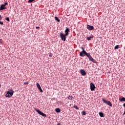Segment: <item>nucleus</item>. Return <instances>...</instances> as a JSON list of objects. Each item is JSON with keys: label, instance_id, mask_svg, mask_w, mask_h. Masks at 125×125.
Returning <instances> with one entry per match:
<instances>
[{"label": "nucleus", "instance_id": "obj_1", "mask_svg": "<svg viewBox=\"0 0 125 125\" xmlns=\"http://www.w3.org/2000/svg\"><path fill=\"white\" fill-rule=\"evenodd\" d=\"M13 93H14V91L12 90H10L7 91L5 97H8V98H10V97H12V95H13Z\"/></svg>", "mask_w": 125, "mask_h": 125}, {"label": "nucleus", "instance_id": "obj_2", "mask_svg": "<svg viewBox=\"0 0 125 125\" xmlns=\"http://www.w3.org/2000/svg\"><path fill=\"white\" fill-rule=\"evenodd\" d=\"M59 35L62 41H63V42H66V37H67V35L65 34H63V32H61Z\"/></svg>", "mask_w": 125, "mask_h": 125}, {"label": "nucleus", "instance_id": "obj_3", "mask_svg": "<svg viewBox=\"0 0 125 125\" xmlns=\"http://www.w3.org/2000/svg\"><path fill=\"white\" fill-rule=\"evenodd\" d=\"M102 101L104 102V103L106 104V105H108L110 107H113V104H112V103H111V102L107 101L104 99H102Z\"/></svg>", "mask_w": 125, "mask_h": 125}, {"label": "nucleus", "instance_id": "obj_4", "mask_svg": "<svg viewBox=\"0 0 125 125\" xmlns=\"http://www.w3.org/2000/svg\"><path fill=\"white\" fill-rule=\"evenodd\" d=\"M35 110L36 111V112H37V113H38L39 115H41V116H42V117H46V114H44L42 111L36 108H35Z\"/></svg>", "mask_w": 125, "mask_h": 125}, {"label": "nucleus", "instance_id": "obj_5", "mask_svg": "<svg viewBox=\"0 0 125 125\" xmlns=\"http://www.w3.org/2000/svg\"><path fill=\"white\" fill-rule=\"evenodd\" d=\"M95 88H96V87H95V85H94V84H93V83H90V89H91V91H93L95 90Z\"/></svg>", "mask_w": 125, "mask_h": 125}, {"label": "nucleus", "instance_id": "obj_6", "mask_svg": "<svg viewBox=\"0 0 125 125\" xmlns=\"http://www.w3.org/2000/svg\"><path fill=\"white\" fill-rule=\"evenodd\" d=\"M86 54V51H82L80 53V56H81V57H84V56H85Z\"/></svg>", "mask_w": 125, "mask_h": 125}, {"label": "nucleus", "instance_id": "obj_7", "mask_svg": "<svg viewBox=\"0 0 125 125\" xmlns=\"http://www.w3.org/2000/svg\"><path fill=\"white\" fill-rule=\"evenodd\" d=\"M87 29L88 30H89L90 31H92V30H93L94 29V27L92 25H87Z\"/></svg>", "mask_w": 125, "mask_h": 125}, {"label": "nucleus", "instance_id": "obj_8", "mask_svg": "<svg viewBox=\"0 0 125 125\" xmlns=\"http://www.w3.org/2000/svg\"><path fill=\"white\" fill-rule=\"evenodd\" d=\"M80 72L81 73V75H82V76H85V75H86V72L83 69H81Z\"/></svg>", "mask_w": 125, "mask_h": 125}, {"label": "nucleus", "instance_id": "obj_9", "mask_svg": "<svg viewBox=\"0 0 125 125\" xmlns=\"http://www.w3.org/2000/svg\"><path fill=\"white\" fill-rule=\"evenodd\" d=\"M89 60H90V61H91V62H93V63H95V64H97V62H96V60H95L94 59H93L92 58V57H91Z\"/></svg>", "mask_w": 125, "mask_h": 125}, {"label": "nucleus", "instance_id": "obj_10", "mask_svg": "<svg viewBox=\"0 0 125 125\" xmlns=\"http://www.w3.org/2000/svg\"><path fill=\"white\" fill-rule=\"evenodd\" d=\"M64 32L65 33V35L68 36L69 35V32H70V29H69V28H66Z\"/></svg>", "mask_w": 125, "mask_h": 125}, {"label": "nucleus", "instance_id": "obj_11", "mask_svg": "<svg viewBox=\"0 0 125 125\" xmlns=\"http://www.w3.org/2000/svg\"><path fill=\"white\" fill-rule=\"evenodd\" d=\"M67 98L69 100H71V101H73V100H74V97H72V96H68Z\"/></svg>", "mask_w": 125, "mask_h": 125}, {"label": "nucleus", "instance_id": "obj_12", "mask_svg": "<svg viewBox=\"0 0 125 125\" xmlns=\"http://www.w3.org/2000/svg\"><path fill=\"white\" fill-rule=\"evenodd\" d=\"M6 8L4 6V5H3V4H1L0 5V10H3V9H5Z\"/></svg>", "mask_w": 125, "mask_h": 125}, {"label": "nucleus", "instance_id": "obj_13", "mask_svg": "<svg viewBox=\"0 0 125 125\" xmlns=\"http://www.w3.org/2000/svg\"><path fill=\"white\" fill-rule=\"evenodd\" d=\"M119 101L120 102H125V98L122 97V98H119Z\"/></svg>", "mask_w": 125, "mask_h": 125}, {"label": "nucleus", "instance_id": "obj_14", "mask_svg": "<svg viewBox=\"0 0 125 125\" xmlns=\"http://www.w3.org/2000/svg\"><path fill=\"white\" fill-rule=\"evenodd\" d=\"M85 55L87 56V57H88V59L89 60L90 58L91 57V55H90V54L89 53H87L86 52V54Z\"/></svg>", "mask_w": 125, "mask_h": 125}, {"label": "nucleus", "instance_id": "obj_15", "mask_svg": "<svg viewBox=\"0 0 125 125\" xmlns=\"http://www.w3.org/2000/svg\"><path fill=\"white\" fill-rule=\"evenodd\" d=\"M55 111L56 113H60L61 112V110L59 108H57L55 109Z\"/></svg>", "mask_w": 125, "mask_h": 125}, {"label": "nucleus", "instance_id": "obj_16", "mask_svg": "<svg viewBox=\"0 0 125 125\" xmlns=\"http://www.w3.org/2000/svg\"><path fill=\"white\" fill-rule=\"evenodd\" d=\"M99 115L101 118H104V114L103 113L99 112Z\"/></svg>", "mask_w": 125, "mask_h": 125}, {"label": "nucleus", "instance_id": "obj_17", "mask_svg": "<svg viewBox=\"0 0 125 125\" xmlns=\"http://www.w3.org/2000/svg\"><path fill=\"white\" fill-rule=\"evenodd\" d=\"M55 19L57 22H60V20L59 18H58V17H55Z\"/></svg>", "mask_w": 125, "mask_h": 125}, {"label": "nucleus", "instance_id": "obj_18", "mask_svg": "<svg viewBox=\"0 0 125 125\" xmlns=\"http://www.w3.org/2000/svg\"><path fill=\"white\" fill-rule=\"evenodd\" d=\"M92 38H93V36H91V37H87L86 38V40L87 41H90L91 40V39H92Z\"/></svg>", "mask_w": 125, "mask_h": 125}, {"label": "nucleus", "instance_id": "obj_19", "mask_svg": "<svg viewBox=\"0 0 125 125\" xmlns=\"http://www.w3.org/2000/svg\"><path fill=\"white\" fill-rule=\"evenodd\" d=\"M82 115L83 116H85V115H86V113H85V111H83L82 112Z\"/></svg>", "mask_w": 125, "mask_h": 125}, {"label": "nucleus", "instance_id": "obj_20", "mask_svg": "<svg viewBox=\"0 0 125 125\" xmlns=\"http://www.w3.org/2000/svg\"><path fill=\"white\" fill-rule=\"evenodd\" d=\"M36 85H37L38 89H39V88H40L41 87V85H40V83H37Z\"/></svg>", "mask_w": 125, "mask_h": 125}, {"label": "nucleus", "instance_id": "obj_21", "mask_svg": "<svg viewBox=\"0 0 125 125\" xmlns=\"http://www.w3.org/2000/svg\"><path fill=\"white\" fill-rule=\"evenodd\" d=\"M73 108H74L75 109H76V110H79V107L77 105H74Z\"/></svg>", "mask_w": 125, "mask_h": 125}, {"label": "nucleus", "instance_id": "obj_22", "mask_svg": "<svg viewBox=\"0 0 125 125\" xmlns=\"http://www.w3.org/2000/svg\"><path fill=\"white\" fill-rule=\"evenodd\" d=\"M38 89H39V90H40V92H41V93L43 92V91L42 90V87L39 88Z\"/></svg>", "mask_w": 125, "mask_h": 125}, {"label": "nucleus", "instance_id": "obj_23", "mask_svg": "<svg viewBox=\"0 0 125 125\" xmlns=\"http://www.w3.org/2000/svg\"><path fill=\"white\" fill-rule=\"evenodd\" d=\"M114 49H119V45H117L114 47Z\"/></svg>", "mask_w": 125, "mask_h": 125}, {"label": "nucleus", "instance_id": "obj_24", "mask_svg": "<svg viewBox=\"0 0 125 125\" xmlns=\"http://www.w3.org/2000/svg\"><path fill=\"white\" fill-rule=\"evenodd\" d=\"M35 0H29L28 2H29V3H31V2H33V1H35Z\"/></svg>", "mask_w": 125, "mask_h": 125}, {"label": "nucleus", "instance_id": "obj_25", "mask_svg": "<svg viewBox=\"0 0 125 125\" xmlns=\"http://www.w3.org/2000/svg\"><path fill=\"white\" fill-rule=\"evenodd\" d=\"M5 19H6V21H8V22H10V20H9V17H6Z\"/></svg>", "mask_w": 125, "mask_h": 125}, {"label": "nucleus", "instance_id": "obj_26", "mask_svg": "<svg viewBox=\"0 0 125 125\" xmlns=\"http://www.w3.org/2000/svg\"><path fill=\"white\" fill-rule=\"evenodd\" d=\"M7 4H8V3L7 2H5L4 4H3V5H4V6L5 7L6 5H7Z\"/></svg>", "mask_w": 125, "mask_h": 125}, {"label": "nucleus", "instance_id": "obj_27", "mask_svg": "<svg viewBox=\"0 0 125 125\" xmlns=\"http://www.w3.org/2000/svg\"><path fill=\"white\" fill-rule=\"evenodd\" d=\"M0 25H3V22L0 21Z\"/></svg>", "mask_w": 125, "mask_h": 125}, {"label": "nucleus", "instance_id": "obj_28", "mask_svg": "<svg viewBox=\"0 0 125 125\" xmlns=\"http://www.w3.org/2000/svg\"><path fill=\"white\" fill-rule=\"evenodd\" d=\"M82 49V51H85V50H84V48H83V47H81Z\"/></svg>", "mask_w": 125, "mask_h": 125}, {"label": "nucleus", "instance_id": "obj_29", "mask_svg": "<svg viewBox=\"0 0 125 125\" xmlns=\"http://www.w3.org/2000/svg\"><path fill=\"white\" fill-rule=\"evenodd\" d=\"M0 43H2V40L0 39Z\"/></svg>", "mask_w": 125, "mask_h": 125}, {"label": "nucleus", "instance_id": "obj_30", "mask_svg": "<svg viewBox=\"0 0 125 125\" xmlns=\"http://www.w3.org/2000/svg\"><path fill=\"white\" fill-rule=\"evenodd\" d=\"M28 82H24V84H28Z\"/></svg>", "mask_w": 125, "mask_h": 125}, {"label": "nucleus", "instance_id": "obj_31", "mask_svg": "<svg viewBox=\"0 0 125 125\" xmlns=\"http://www.w3.org/2000/svg\"><path fill=\"white\" fill-rule=\"evenodd\" d=\"M36 29H40V26H36Z\"/></svg>", "mask_w": 125, "mask_h": 125}, {"label": "nucleus", "instance_id": "obj_32", "mask_svg": "<svg viewBox=\"0 0 125 125\" xmlns=\"http://www.w3.org/2000/svg\"><path fill=\"white\" fill-rule=\"evenodd\" d=\"M2 19V18L1 17V16H0V20H1Z\"/></svg>", "mask_w": 125, "mask_h": 125}, {"label": "nucleus", "instance_id": "obj_33", "mask_svg": "<svg viewBox=\"0 0 125 125\" xmlns=\"http://www.w3.org/2000/svg\"><path fill=\"white\" fill-rule=\"evenodd\" d=\"M49 57H51V56H52V55L50 54V55H49Z\"/></svg>", "mask_w": 125, "mask_h": 125}, {"label": "nucleus", "instance_id": "obj_34", "mask_svg": "<svg viewBox=\"0 0 125 125\" xmlns=\"http://www.w3.org/2000/svg\"><path fill=\"white\" fill-rule=\"evenodd\" d=\"M123 106L125 107V103L123 104Z\"/></svg>", "mask_w": 125, "mask_h": 125}, {"label": "nucleus", "instance_id": "obj_35", "mask_svg": "<svg viewBox=\"0 0 125 125\" xmlns=\"http://www.w3.org/2000/svg\"><path fill=\"white\" fill-rule=\"evenodd\" d=\"M125 115V111H124V113H123V115Z\"/></svg>", "mask_w": 125, "mask_h": 125}, {"label": "nucleus", "instance_id": "obj_36", "mask_svg": "<svg viewBox=\"0 0 125 125\" xmlns=\"http://www.w3.org/2000/svg\"><path fill=\"white\" fill-rule=\"evenodd\" d=\"M61 124L60 123H58L57 125H61Z\"/></svg>", "mask_w": 125, "mask_h": 125}, {"label": "nucleus", "instance_id": "obj_37", "mask_svg": "<svg viewBox=\"0 0 125 125\" xmlns=\"http://www.w3.org/2000/svg\"><path fill=\"white\" fill-rule=\"evenodd\" d=\"M0 87H1V85L0 83Z\"/></svg>", "mask_w": 125, "mask_h": 125}]
</instances>
